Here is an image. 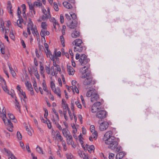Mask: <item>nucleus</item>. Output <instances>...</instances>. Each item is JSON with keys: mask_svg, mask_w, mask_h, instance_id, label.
<instances>
[{"mask_svg": "<svg viewBox=\"0 0 159 159\" xmlns=\"http://www.w3.org/2000/svg\"><path fill=\"white\" fill-rule=\"evenodd\" d=\"M50 86L52 90L56 89L54 83L52 81H51L50 82Z\"/></svg>", "mask_w": 159, "mask_h": 159, "instance_id": "obj_55", "label": "nucleus"}, {"mask_svg": "<svg viewBox=\"0 0 159 159\" xmlns=\"http://www.w3.org/2000/svg\"><path fill=\"white\" fill-rule=\"evenodd\" d=\"M75 103L78 108L80 109L81 108L82 105L80 103L79 101H75Z\"/></svg>", "mask_w": 159, "mask_h": 159, "instance_id": "obj_53", "label": "nucleus"}, {"mask_svg": "<svg viewBox=\"0 0 159 159\" xmlns=\"http://www.w3.org/2000/svg\"><path fill=\"white\" fill-rule=\"evenodd\" d=\"M36 150L38 153L40 154H43L42 148L39 146H37V147L36 148Z\"/></svg>", "mask_w": 159, "mask_h": 159, "instance_id": "obj_36", "label": "nucleus"}, {"mask_svg": "<svg viewBox=\"0 0 159 159\" xmlns=\"http://www.w3.org/2000/svg\"><path fill=\"white\" fill-rule=\"evenodd\" d=\"M47 10L43 7H42V13L44 14L43 15L47 17H50L51 13L50 9L48 7H47Z\"/></svg>", "mask_w": 159, "mask_h": 159, "instance_id": "obj_11", "label": "nucleus"}, {"mask_svg": "<svg viewBox=\"0 0 159 159\" xmlns=\"http://www.w3.org/2000/svg\"><path fill=\"white\" fill-rule=\"evenodd\" d=\"M67 111H68V113L69 114V116L70 117V119L71 120H72V119H73V114L71 112L69 108H67ZM73 114H74L73 113Z\"/></svg>", "mask_w": 159, "mask_h": 159, "instance_id": "obj_51", "label": "nucleus"}, {"mask_svg": "<svg viewBox=\"0 0 159 159\" xmlns=\"http://www.w3.org/2000/svg\"><path fill=\"white\" fill-rule=\"evenodd\" d=\"M23 21V20L22 18H20V17H19V19L17 20V24L18 26L20 28H22V25L21 24V23Z\"/></svg>", "mask_w": 159, "mask_h": 159, "instance_id": "obj_35", "label": "nucleus"}, {"mask_svg": "<svg viewBox=\"0 0 159 159\" xmlns=\"http://www.w3.org/2000/svg\"><path fill=\"white\" fill-rule=\"evenodd\" d=\"M41 26L43 29V30H46L47 29V25L45 22H42Z\"/></svg>", "mask_w": 159, "mask_h": 159, "instance_id": "obj_43", "label": "nucleus"}, {"mask_svg": "<svg viewBox=\"0 0 159 159\" xmlns=\"http://www.w3.org/2000/svg\"><path fill=\"white\" fill-rule=\"evenodd\" d=\"M17 138L19 140H21L22 139V135L19 131H18L17 133Z\"/></svg>", "mask_w": 159, "mask_h": 159, "instance_id": "obj_52", "label": "nucleus"}, {"mask_svg": "<svg viewBox=\"0 0 159 159\" xmlns=\"http://www.w3.org/2000/svg\"><path fill=\"white\" fill-rule=\"evenodd\" d=\"M70 15L73 19H75L76 18V16L75 13L71 12L70 13Z\"/></svg>", "mask_w": 159, "mask_h": 159, "instance_id": "obj_54", "label": "nucleus"}, {"mask_svg": "<svg viewBox=\"0 0 159 159\" xmlns=\"http://www.w3.org/2000/svg\"><path fill=\"white\" fill-rule=\"evenodd\" d=\"M79 138V140L80 143L81 144L82 147H83V141L82 140V136L81 134H80L78 136Z\"/></svg>", "mask_w": 159, "mask_h": 159, "instance_id": "obj_47", "label": "nucleus"}, {"mask_svg": "<svg viewBox=\"0 0 159 159\" xmlns=\"http://www.w3.org/2000/svg\"><path fill=\"white\" fill-rule=\"evenodd\" d=\"M107 114V112L105 111L99 110L96 113V116L99 119H102L106 117Z\"/></svg>", "mask_w": 159, "mask_h": 159, "instance_id": "obj_8", "label": "nucleus"}, {"mask_svg": "<svg viewBox=\"0 0 159 159\" xmlns=\"http://www.w3.org/2000/svg\"><path fill=\"white\" fill-rule=\"evenodd\" d=\"M114 156V154L111 153H109V159H113Z\"/></svg>", "mask_w": 159, "mask_h": 159, "instance_id": "obj_62", "label": "nucleus"}, {"mask_svg": "<svg viewBox=\"0 0 159 159\" xmlns=\"http://www.w3.org/2000/svg\"><path fill=\"white\" fill-rule=\"evenodd\" d=\"M51 120L54 123H56L57 122H58L59 120V115H53Z\"/></svg>", "mask_w": 159, "mask_h": 159, "instance_id": "obj_24", "label": "nucleus"}, {"mask_svg": "<svg viewBox=\"0 0 159 159\" xmlns=\"http://www.w3.org/2000/svg\"><path fill=\"white\" fill-rule=\"evenodd\" d=\"M49 34V32L48 31L45 30H42L40 33V35L41 36H45L46 35H48Z\"/></svg>", "mask_w": 159, "mask_h": 159, "instance_id": "obj_29", "label": "nucleus"}, {"mask_svg": "<svg viewBox=\"0 0 159 159\" xmlns=\"http://www.w3.org/2000/svg\"><path fill=\"white\" fill-rule=\"evenodd\" d=\"M0 81L1 82L2 88L3 90L6 93H9V90L7 89L6 82L4 79L0 76Z\"/></svg>", "mask_w": 159, "mask_h": 159, "instance_id": "obj_10", "label": "nucleus"}, {"mask_svg": "<svg viewBox=\"0 0 159 159\" xmlns=\"http://www.w3.org/2000/svg\"><path fill=\"white\" fill-rule=\"evenodd\" d=\"M89 61L90 60L87 58L86 55L84 54H82L79 60L80 64L81 66H84L86 65Z\"/></svg>", "mask_w": 159, "mask_h": 159, "instance_id": "obj_7", "label": "nucleus"}, {"mask_svg": "<svg viewBox=\"0 0 159 159\" xmlns=\"http://www.w3.org/2000/svg\"><path fill=\"white\" fill-rule=\"evenodd\" d=\"M19 93L23 96L24 98H26L25 93L22 90L21 91V92H20Z\"/></svg>", "mask_w": 159, "mask_h": 159, "instance_id": "obj_64", "label": "nucleus"}, {"mask_svg": "<svg viewBox=\"0 0 159 159\" xmlns=\"http://www.w3.org/2000/svg\"><path fill=\"white\" fill-rule=\"evenodd\" d=\"M50 17H47L44 15H43L41 17L42 20L45 21H46L47 19H48Z\"/></svg>", "mask_w": 159, "mask_h": 159, "instance_id": "obj_60", "label": "nucleus"}, {"mask_svg": "<svg viewBox=\"0 0 159 159\" xmlns=\"http://www.w3.org/2000/svg\"><path fill=\"white\" fill-rule=\"evenodd\" d=\"M71 84L72 86H70V88L71 89H73V87L76 86V81L75 80H73L72 81Z\"/></svg>", "mask_w": 159, "mask_h": 159, "instance_id": "obj_45", "label": "nucleus"}, {"mask_svg": "<svg viewBox=\"0 0 159 159\" xmlns=\"http://www.w3.org/2000/svg\"><path fill=\"white\" fill-rule=\"evenodd\" d=\"M30 9L31 10V13H32V11H34V14L35 15V11L34 10V7L33 5H31L30 6Z\"/></svg>", "mask_w": 159, "mask_h": 159, "instance_id": "obj_58", "label": "nucleus"}, {"mask_svg": "<svg viewBox=\"0 0 159 159\" xmlns=\"http://www.w3.org/2000/svg\"><path fill=\"white\" fill-rule=\"evenodd\" d=\"M85 147L89 153H91L92 152H94V147L93 145H89L88 144H86L85 145Z\"/></svg>", "mask_w": 159, "mask_h": 159, "instance_id": "obj_20", "label": "nucleus"}, {"mask_svg": "<svg viewBox=\"0 0 159 159\" xmlns=\"http://www.w3.org/2000/svg\"><path fill=\"white\" fill-rule=\"evenodd\" d=\"M71 35L74 38H78L80 36V32L78 30H75L71 34Z\"/></svg>", "mask_w": 159, "mask_h": 159, "instance_id": "obj_19", "label": "nucleus"}, {"mask_svg": "<svg viewBox=\"0 0 159 159\" xmlns=\"http://www.w3.org/2000/svg\"><path fill=\"white\" fill-rule=\"evenodd\" d=\"M45 69L46 72L48 75L51 74V69L49 66H45Z\"/></svg>", "mask_w": 159, "mask_h": 159, "instance_id": "obj_42", "label": "nucleus"}, {"mask_svg": "<svg viewBox=\"0 0 159 159\" xmlns=\"http://www.w3.org/2000/svg\"><path fill=\"white\" fill-rule=\"evenodd\" d=\"M67 68L68 74L70 75H73L75 72V70L72 67L70 66L67 65Z\"/></svg>", "mask_w": 159, "mask_h": 159, "instance_id": "obj_18", "label": "nucleus"}, {"mask_svg": "<svg viewBox=\"0 0 159 159\" xmlns=\"http://www.w3.org/2000/svg\"><path fill=\"white\" fill-rule=\"evenodd\" d=\"M62 133L64 137H67L70 135V132L67 128H63L62 129Z\"/></svg>", "mask_w": 159, "mask_h": 159, "instance_id": "obj_17", "label": "nucleus"}, {"mask_svg": "<svg viewBox=\"0 0 159 159\" xmlns=\"http://www.w3.org/2000/svg\"><path fill=\"white\" fill-rule=\"evenodd\" d=\"M30 30L32 31L33 35L35 36L36 35L38 38L39 34L35 25H33L30 19H28V23L27 28V32L29 34H30Z\"/></svg>", "mask_w": 159, "mask_h": 159, "instance_id": "obj_4", "label": "nucleus"}, {"mask_svg": "<svg viewBox=\"0 0 159 159\" xmlns=\"http://www.w3.org/2000/svg\"><path fill=\"white\" fill-rule=\"evenodd\" d=\"M53 66H54V67H57V69L58 70L59 69V70H60V67L58 65H57L56 64L55 61H53Z\"/></svg>", "mask_w": 159, "mask_h": 159, "instance_id": "obj_63", "label": "nucleus"}, {"mask_svg": "<svg viewBox=\"0 0 159 159\" xmlns=\"http://www.w3.org/2000/svg\"><path fill=\"white\" fill-rule=\"evenodd\" d=\"M60 39L61 43V44L63 47L65 46V43H64V37L63 35H61L60 37Z\"/></svg>", "mask_w": 159, "mask_h": 159, "instance_id": "obj_50", "label": "nucleus"}, {"mask_svg": "<svg viewBox=\"0 0 159 159\" xmlns=\"http://www.w3.org/2000/svg\"><path fill=\"white\" fill-rule=\"evenodd\" d=\"M60 98L61 97V94L60 89L57 87L52 90Z\"/></svg>", "mask_w": 159, "mask_h": 159, "instance_id": "obj_28", "label": "nucleus"}, {"mask_svg": "<svg viewBox=\"0 0 159 159\" xmlns=\"http://www.w3.org/2000/svg\"><path fill=\"white\" fill-rule=\"evenodd\" d=\"M74 45H75L74 47V51L75 52H80L82 51L83 49V42L81 39H77L74 40L72 43Z\"/></svg>", "mask_w": 159, "mask_h": 159, "instance_id": "obj_5", "label": "nucleus"}, {"mask_svg": "<svg viewBox=\"0 0 159 159\" xmlns=\"http://www.w3.org/2000/svg\"><path fill=\"white\" fill-rule=\"evenodd\" d=\"M77 22L76 21H72L71 22H68L67 23V25L68 27L70 29H74L77 26Z\"/></svg>", "mask_w": 159, "mask_h": 159, "instance_id": "obj_14", "label": "nucleus"}, {"mask_svg": "<svg viewBox=\"0 0 159 159\" xmlns=\"http://www.w3.org/2000/svg\"><path fill=\"white\" fill-rule=\"evenodd\" d=\"M90 97V101L91 102H93L98 100L99 98V96L97 92Z\"/></svg>", "mask_w": 159, "mask_h": 159, "instance_id": "obj_22", "label": "nucleus"}, {"mask_svg": "<svg viewBox=\"0 0 159 159\" xmlns=\"http://www.w3.org/2000/svg\"><path fill=\"white\" fill-rule=\"evenodd\" d=\"M97 92L94 89L91 88L87 91L86 93V96L88 97H91L93 95H94Z\"/></svg>", "mask_w": 159, "mask_h": 159, "instance_id": "obj_13", "label": "nucleus"}, {"mask_svg": "<svg viewBox=\"0 0 159 159\" xmlns=\"http://www.w3.org/2000/svg\"><path fill=\"white\" fill-rule=\"evenodd\" d=\"M88 68L87 66H84L80 69V72L82 74L81 78H86L83 82L84 85L92 86L96 83V81L92 79L90 72L88 71Z\"/></svg>", "mask_w": 159, "mask_h": 159, "instance_id": "obj_2", "label": "nucleus"}, {"mask_svg": "<svg viewBox=\"0 0 159 159\" xmlns=\"http://www.w3.org/2000/svg\"><path fill=\"white\" fill-rule=\"evenodd\" d=\"M26 130L27 132V133L30 136L32 135V133L30 130V129L27 126H25Z\"/></svg>", "mask_w": 159, "mask_h": 159, "instance_id": "obj_56", "label": "nucleus"}, {"mask_svg": "<svg viewBox=\"0 0 159 159\" xmlns=\"http://www.w3.org/2000/svg\"><path fill=\"white\" fill-rule=\"evenodd\" d=\"M33 71L34 72L35 75L38 79H39V75L38 73L37 69L36 67H34L32 69Z\"/></svg>", "mask_w": 159, "mask_h": 159, "instance_id": "obj_32", "label": "nucleus"}, {"mask_svg": "<svg viewBox=\"0 0 159 159\" xmlns=\"http://www.w3.org/2000/svg\"><path fill=\"white\" fill-rule=\"evenodd\" d=\"M2 152L4 154L8 156H10L12 154L9 150L5 148H4L2 150Z\"/></svg>", "mask_w": 159, "mask_h": 159, "instance_id": "obj_31", "label": "nucleus"}, {"mask_svg": "<svg viewBox=\"0 0 159 159\" xmlns=\"http://www.w3.org/2000/svg\"><path fill=\"white\" fill-rule=\"evenodd\" d=\"M40 71L41 75L43 76V78H44L45 76L44 75V67L43 66L41 65H40Z\"/></svg>", "mask_w": 159, "mask_h": 159, "instance_id": "obj_34", "label": "nucleus"}, {"mask_svg": "<svg viewBox=\"0 0 159 159\" xmlns=\"http://www.w3.org/2000/svg\"><path fill=\"white\" fill-rule=\"evenodd\" d=\"M53 5V7L54 10L56 11H58L59 10V8L57 3L56 2H54Z\"/></svg>", "mask_w": 159, "mask_h": 159, "instance_id": "obj_44", "label": "nucleus"}, {"mask_svg": "<svg viewBox=\"0 0 159 159\" xmlns=\"http://www.w3.org/2000/svg\"><path fill=\"white\" fill-rule=\"evenodd\" d=\"M5 29V26L4 25V23L3 21H1L0 24V30L3 33L4 32Z\"/></svg>", "mask_w": 159, "mask_h": 159, "instance_id": "obj_39", "label": "nucleus"}, {"mask_svg": "<svg viewBox=\"0 0 159 159\" xmlns=\"http://www.w3.org/2000/svg\"><path fill=\"white\" fill-rule=\"evenodd\" d=\"M125 154L123 152H120L118 153L116 156V159H121L125 155Z\"/></svg>", "mask_w": 159, "mask_h": 159, "instance_id": "obj_26", "label": "nucleus"}, {"mask_svg": "<svg viewBox=\"0 0 159 159\" xmlns=\"http://www.w3.org/2000/svg\"><path fill=\"white\" fill-rule=\"evenodd\" d=\"M71 89L72 90L74 93H75V92L77 93H79V90L77 88L76 86L74 87H73V89Z\"/></svg>", "mask_w": 159, "mask_h": 159, "instance_id": "obj_48", "label": "nucleus"}, {"mask_svg": "<svg viewBox=\"0 0 159 159\" xmlns=\"http://www.w3.org/2000/svg\"><path fill=\"white\" fill-rule=\"evenodd\" d=\"M63 6L66 8L68 9H71L72 8V5L69 2L65 1L63 2Z\"/></svg>", "mask_w": 159, "mask_h": 159, "instance_id": "obj_23", "label": "nucleus"}, {"mask_svg": "<svg viewBox=\"0 0 159 159\" xmlns=\"http://www.w3.org/2000/svg\"><path fill=\"white\" fill-rule=\"evenodd\" d=\"M46 123L47 124L48 127L49 129H51L52 127V125L51 123L49 120H48L46 121Z\"/></svg>", "mask_w": 159, "mask_h": 159, "instance_id": "obj_57", "label": "nucleus"}, {"mask_svg": "<svg viewBox=\"0 0 159 159\" xmlns=\"http://www.w3.org/2000/svg\"><path fill=\"white\" fill-rule=\"evenodd\" d=\"M52 73L51 74V78L52 76H54L57 74L59 72L61 71V69L60 68V70L57 69V67H54V66L51 67Z\"/></svg>", "mask_w": 159, "mask_h": 159, "instance_id": "obj_16", "label": "nucleus"}, {"mask_svg": "<svg viewBox=\"0 0 159 159\" xmlns=\"http://www.w3.org/2000/svg\"><path fill=\"white\" fill-rule=\"evenodd\" d=\"M8 116L10 119L13 120L14 119H15V116L12 114L8 113Z\"/></svg>", "mask_w": 159, "mask_h": 159, "instance_id": "obj_61", "label": "nucleus"}, {"mask_svg": "<svg viewBox=\"0 0 159 159\" xmlns=\"http://www.w3.org/2000/svg\"><path fill=\"white\" fill-rule=\"evenodd\" d=\"M71 126L72 128V133L73 136L75 139L77 140L78 138L76 134L77 132V130L76 127L74 123L71 124Z\"/></svg>", "mask_w": 159, "mask_h": 159, "instance_id": "obj_12", "label": "nucleus"}, {"mask_svg": "<svg viewBox=\"0 0 159 159\" xmlns=\"http://www.w3.org/2000/svg\"><path fill=\"white\" fill-rule=\"evenodd\" d=\"M61 55V53L60 51H58L57 52L55 51L53 54L54 58H56L57 57H60Z\"/></svg>", "mask_w": 159, "mask_h": 159, "instance_id": "obj_40", "label": "nucleus"}, {"mask_svg": "<svg viewBox=\"0 0 159 159\" xmlns=\"http://www.w3.org/2000/svg\"><path fill=\"white\" fill-rule=\"evenodd\" d=\"M42 5V3L39 2H35L34 3V6L40 7H41Z\"/></svg>", "mask_w": 159, "mask_h": 159, "instance_id": "obj_49", "label": "nucleus"}, {"mask_svg": "<svg viewBox=\"0 0 159 159\" xmlns=\"http://www.w3.org/2000/svg\"><path fill=\"white\" fill-rule=\"evenodd\" d=\"M62 106L64 109H66L67 108H69L68 107L67 104L63 100H62Z\"/></svg>", "mask_w": 159, "mask_h": 159, "instance_id": "obj_46", "label": "nucleus"}, {"mask_svg": "<svg viewBox=\"0 0 159 159\" xmlns=\"http://www.w3.org/2000/svg\"><path fill=\"white\" fill-rule=\"evenodd\" d=\"M109 126L108 122L103 121L100 124L99 129L101 131H104L107 130Z\"/></svg>", "mask_w": 159, "mask_h": 159, "instance_id": "obj_9", "label": "nucleus"}, {"mask_svg": "<svg viewBox=\"0 0 159 159\" xmlns=\"http://www.w3.org/2000/svg\"><path fill=\"white\" fill-rule=\"evenodd\" d=\"M25 84L28 90L30 89V88H32V85L30 82L27 81L26 82Z\"/></svg>", "mask_w": 159, "mask_h": 159, "instance_id": "obj_41", "label": "nucleus"}, {"mask_svg": "<svg viewBox=\"0 0 159 159\" xmlns=\"http://www.w3.org/2000/svg\"><path fill=\"white\" fill-rule=\"evenodd\" d=\"M66 157L67 159H75V157L71 153H67Z\"/></svg>", "mask_w": 159, "mask_h": 159, "instance_id": "obj_38", "label": "nucleus"}, {"mask_svg": "<svg viewBox=\"0 0 159 159\" xmlns=\"http://www.w3.org/2000/svg\"><path fill=\"white\" fill-rule=\"evenodd\" d=\"M90 130L92 134H93V137L97 139L98 136V132L95 130V127L94 125H92L90 126Z\"/></svg>", "mask_w": 159, "mask_h": 159, "instance_id": "obj_15", "label": "nucleus"}, {"mask_svg": "<svg viewBox=\"0 0 159 159\" xmlns=\"http://www.w3.org/2000/svg\"><path fill=\"white\" fill-rule=\"evenodd\" d=\"M101 103L100 102L95 103L92 106L91 111L93 113H95L101 109Z\"/></svg>", "mask_w": 159, "mask_h": 159, "instance_id": "obj_6", "label": "nucleus"}, {"mask_svg": "<svg viewBox=\"0 0 159 159\" xmlns=\"http://www.w3.org/2000/svg\"><path fill=\"white\" fill-rule=\"evenodd\" d=\"M8 66L10 71L11 73V74L13 77L15 78L16 74L15 71L13 70L11 66V64L10 63H8Z\"/></svg>", "mask_w": 159, "mask_h": 159, "instance_id": "obj_25", "label": "nucleus"}, {"mask_svg": "<svg viewBox=\"0 0 159 159\" xmlns=\"http://www.w3.org/2000/svg\"><path fill=\"white\" fill-rule=\"evenodd\" d=\"M66 138L67 143L68 145H70L72 144V143L73 142V138L71 134L69 135V136L67 137H65Z\"/></svg>", "mask_w": 159, "mask_h": 159, "instance_id": "obj_21", "label": "nucleus"}, {"mask_svg": "<svg viewBox=\"0 0 159 159\" xmlns=\"http://www.w3.org/2000/svg\"><path fill=\"white\" fill-rule=\"evenodd\" d=\"M15 106L16 107V108L17 110H18L20 112V106L19 103L18 102L16 98V97L15 98Z\"/></svg>", "mask_w": 159, "mask_h": 159, "instance_id": "obj_30", "label": "nucleus"}, {"mask_svg": "<svg viewBox=\"0 0 159 159\" xmlns=\"http://www.w3.org/2000/svg\"><path fill=\"white\" fill-rule=\"evenodd\" d=\"M6 110L5 108L3 107L2 113L0 111V116L2 119L5 125L8 126L7 128V129L10 132H12L13 131V125L11 121L7 119L6 116Z\"/></svg>", "mask_w": 159, "mask_h": 159, "instance_id": "obj_3", "label": "nucleus"}, {"mask_svg": "<svg viewBox=\"0 0 159 159\" xmlns=\"http://www.w3.org/2000/svg\"><path fill=\"white\" fill-rule=\"evenodd\" d=\"M45 52L48 57H49L51 60L54 59V57L52 55L51 52L49 49H47L45 51Z\"/></svg>", "mask_w": 159, "mask_h": 159, "instance_id": "obj_27", "label": "nucleus"}, {"mask_svg": "<svg viewBox=\"0 0 159 159\" xmlns=\"http://www.w3.org/2000/svg\"><path fill=\"white\" fill-rule=\"evenodd\" d=\"M56 137L57 139H59L60 141H62L63 140V137L61 136L58 131L57 132Z\"/></svg>", "mask_w": 159, "mask_h": 159, "instance_id": "obj_33", "label": "nucleus"}, {"mask_svg": "<svg viewBox=\"0 0 159 159\" xmlns=\"http://www.w3.org/2000/svg\"><path fill=\"white\" fill-rule=\"evenodd\" d=\"M42 84L43 90L46 92H48V89H47V86L46 85L45 80H43Z\"/></svg>", "mask_w": 159, "mask_h": 159, "instance_id": "obj_37", "label": "nucleus"}, {"mask_svg": "<svg viewBox=\"0 0 159 159\" xmlns=\"http://www.w3.org/2000/svg\"><path fill=\"white\" fill-rule=\"evenodd\" d=\"M57 127L59 130H61L62 129L61 126L59 125L58 122H57L56 123H54Z\"/></svg>", "mask_w": 159, "mask_h": 159, "instance_id": "obj_59", "label": "nucleus"}, {"mask_svg": "<svg viewBox=\"0 0 159 159\" xmlns=\"http://www.w3.org/2000/svg\"><path fill=\"white\" fill-rule=\"evenodd\" d=\"M115 128L107 131L104 134L102 140L106 144L108 145V148L115 152H118L122 149L121 147L118 145L116 138L113 135Z\"/></svg>", "mask_w": 159, "mask_h": 159, "instance_id": "obj_1", "label": "nucleus"}]
</instances>
